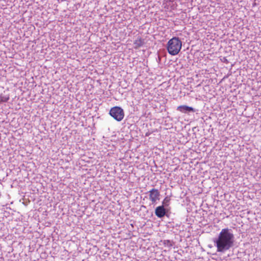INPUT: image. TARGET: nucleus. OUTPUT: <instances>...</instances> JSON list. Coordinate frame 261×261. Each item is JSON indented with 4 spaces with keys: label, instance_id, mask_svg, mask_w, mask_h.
Returning a JSON list of instances; mask_svg holds the SVG:
<instances>
[{
    "label": "nucleus",
    "instance_id": "nucleus-9",
    "mask_svg": "<svg viewBox=\"0 0 261 261\" xmlns=\"http://www.w3.org/2000/svg\"><path fill=\"white\" fill-rule=\"evenodd\" d=\"M9 99V97L7 96H1L0 97V101L7 102Z\"/></svg>",
    "mask_w": 261,
    "mask_h": 261
},
{
    "label": "nucleus",
    "instance_id": "nucleus-6",
    "mask_svg": "<svg viewBox=\"0 0 261 261\" xmlns=\"http://www.w3.org/2000/svg\"><path fill=\"white\" fill-rule=\"evenodd\" d=\"M177 110L182 113H185L190 112H195L196 111L192 107L185 105L178 107Z\"/></svg>",
    "mask_w": 261,
    "mask_h": 261
},
{
    "label": "nucleus",
    "instance_id": "nucleus-5",
    "mask_svg": "<svg viewBox=\"0 0 261 261\" xmlns=\"http://www.w3.org/2000/svg\"><path fill=\"white\" fill-rule=\"evenodd\" d=\"M149 199L151 201L152 203L154 204L157 200L160 199V192L158 189H152L149 192Z\"/></svg>",
    "mask_w": 261,
    "mask_h": 261
},
{
    "label": "nucleus",
    "instance_id": "nucleus-3",
    "mask_svg": "<svg viewBox=\"0 0 261 261\" xmlns=\"http://www.w3.org/2000/svg\"><path fill=\"white\" fill-rule=\"evenodd\" d=\"M109 114L117 121H121L124 116L123 110L121 107L118 106L112 108L110 110Z\"/></svg>",
    "mask_w": 261,
    "mask_h": 261
},
{
    "label": "nucleus",
    "instance_id": "nucleus-4",
    "mask_svg": "<svg viewBox=\"0 0 261 261\" xmlns=\"http://www.w3.org/2000/svg\"><path fill=\"white\" fill-rule=\"evenodd\" d=\"M169 210L164 207V205L157 206L155 209V215L159 218H162L165 216H168L167 214Z\"/></svg>",
    "mask_w": 261,
    "mask_h": 261
},
{
    "label": "nucleus",
    "instance_id": "nucleus-11",
    "mask_svg": "<svg viewBox=\"0 0 261 261\" xmlns=\"http://www.w3.org/2000/svg\"><path fill=\"white\" fill-rule=\"evenodd\" d=\"M223 60H224V62L227 63L228 62L227 61V60L225 58H223Z\"/></svg>",
    "mask_w": 261,
    "mask_h": 261
},
{
    "label": "nucleus",
    "instance_id": "nucleus-2",
    "mask_svg": "<svg viewBox=\"0 0 261 261\" xmlns=\"http://www.w3.org/2000/svg\"><path fill=\"white\" fill-rule=\"evenodd\" d=\"M182 43L178 37H174L170 39L167 45V49L169 54L176 55L181 49Z\"/></svg>",
    "mask_w": 261,
    "mask_h": 261
},
{
    "label": "nucleus",
    "instance_id": "nucleus-1",
    "mask_svg": "<svg viewBox=\"0 0 261 261\" xmlns=\"http://www.w3.org/2000/svg\"><path fill=\"white\" fill-rule=\"evenodd\" d=\"M234 236L231 229L228 228L221 230L217 238L214 240L218 252H224L231 248L234 244Z\"/></svg>",
    "mask_w": 261,
    "mask_h": 261
},
{
    "label": "nucleus",
    "instance_id": "nucleus-10",
    "mask_svg": "<svg viewBox=\"0 0 261 261\" xmlns=\"http://www.w3.org/2000/svg\"><path fill=\"white\" fill-rule=\"evenodd\" d=\"M164 244L169 247H171L172 246V244L170 240L165 241Z\"/></svg>",
    "mask_w": 261,
    "mask_h": 261
},
{
    "label": "nucleus",
    "instance_id": "nucleus-7",
    "mask_svg": "<svg viewBox=\"0 0 261 261\" xmlns=\"http://www.w3.org/2000/svg\"><path fill=\"white\" fill-rule=\"evenodd\" d=\"M144 43V39H142L141 38H138L137 40H136L134 42V48L137 49L141 46H143Z\"/></svg>",
    "mask_w": 261,
    "mask_h": 261
},
{
    "label": "nucleus",
    "instance_id": "nucleus-8",
    "mask_svg": "<svg viewBox=\"0 0 261 261\" xmlns=\"http://www.w3.org/2000/svg\"><path fill=\"white\" fill-rule=\"evenodd\" d=\"M170 200L171 199L170 197L166 196L163 200L162 205H164V207L167 208V207H168L169 205Z\"/></svg>",
    "mask_w": 261,
    "mask_h": 261
}]
</instances>
